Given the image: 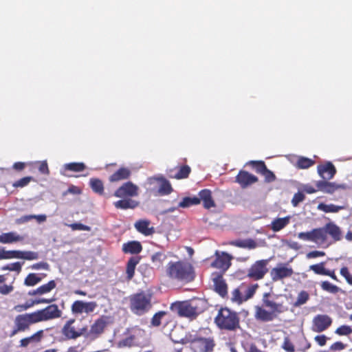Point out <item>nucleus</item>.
I'll return each mask as SVG.
<instances>
[{"label": "nucleus", "instance_id": "1", "mask_svg": "<svg viewBox=\"0 0 352 352\" xmlns=\"http://www.w3.org/2000/svg\"><path fill=\"white\" fill-rule=\"evenodd\" d=\"M62 316V311L56 304H52L44 309L32 313L17 315L15 317L14 326L10 336H14L19 332H24L30 329L32 324L43 321L58 318Z\"/></svg>", "mask_w": 352, "mask_h": 352}, {"label": "nucleus", "instance_id": "2", "mask_svg": "<svg viewBox=\"0 0 352 352\" xmlns=\"http://www.w3.org/2000/svg\"><path fill=\"white\" fill-rule=\"evenodd\" d=\"M327 234L334 241L342 239V234L341 229L333 222L327 223L324 227L314 228L309 232H302L298 234V238L305 241H311L315 243L322 245L327 242Z\"/></svg>", "mask_w": 352, "mask_h": 352}, {"label": "nucleus", "instance_id": "3", "mask_svg": "<svg viewBox=\"0 0 352 352\" xmlns=\"http://www.w3.org/2000/svg\"><path fill=\"white\" fill-rule=\"evenodd\" d=\"M166 276L173 280L182 283H190L195 278L192 265L184 261H170L166 266Z\"/></svg>", "mask_w": 352, "mask_h": 352}, {"label": "nucleus", "instance_id": "4", "mask_svg": "<svg viewBox=\"0 0 352 352\" xmlns=\"http://www.w3.org/2000/svg\"><path fill=\"white\" fill-rule=\"evenodd\" d=\"M254 318L263 322L273 321L278 316L288 310L287 306L283 302H275L272 300L267 301L263 306L256 305L254 307Z\"/></svg>", "mask_w": 352, "mask_h": 352}, {"label": "nucleus", "instance_id": "5", "mask_svg": "<svg viewBox=\"0 0 352 352\" xmlns=\"http://www.w3.org/2000/svg\"><path fill=\"white\" fill-rule=\"evenodd\" d=\"M214 323L221 330L236 331L241 329L238 313L228 307H221L219 310L214 318Z\"/></svg>", "mask_w": 352, "mask_h": 352}, {"label": "nucleus", "instance_id": "6", "mask_svg": "<svg viewBox=\"0 0 352 352\" xmlns=\"http://www.w3.org/2000/svg\"><path fill=\"white\" fill-rule=\"evenodd\" d=\"M152 307L151 297L144 292L137 293L129 297V308L137 316H142Z\"/></svg>", "mask_w": 352, "mask_h": 352}, {"label": "nucleus", "instance_id": "7", "mask_svg": "<svg viewBox=\"0 0 352 352\" xmlns=\"http://www.w3.org/2000/svg\"><path fill=\"white\" fill-rule=\"evenodd\" d=\"M170 309L179 316L187 318H195L201 312L195 301L175 302L170 305Z\"/></svg>", "mask_w": 352, "mask_h": 352}, {"label": "nucleus", "instance_id": "8", "mask_svg": "<svg viewBox=\"0 0 352 352\" xmlns=\"http://www.w3.org/2000/svg\"><path fill=\"white\" fill-rule=\"evenodd\" d=\"M213 337L204 338L196 336L190 342V347L194 352H212L215 346Z\"/></svg>", "mask_w": 352, "mask_h": 352}, {"label": "nucleus", "instance_id": "9", "mask_svg": "<svg viewBox=\"0 0 352 352\" xmlns=\"http://www.w3.org/2000/svg\"><path fill=\"white\" fill-rule=\"evenodd\" d=\"M270 259H262L255 261L248 270L247 277L253 280H259L264 278L268 272L267 265Z\"/></svg>", "mask_w": 352, "mask_h": 352}, {"label": "nucleus", "instance_id": "10", "mask_svg": "<svg viewBox=\"0 0 352 352\" xmlns=\"http://www.w3.org/2000/svg\"><path fill=\"white\" fill-rule=\"evenodd\" d=\"M111 316L102 315L97 318L91 325L87 336L92 339L100 337L104 332L107 327L112 323Z\"/></svg>", "mask_w": 352, "mask_h": 352}, {"label": "nucleus", "instance_id": "11", "mask_svg": "<svg viewBox=\"0 0 352 352\" xmlns=\"http://www.w3.org/2000/svg\"><path fill=\"white\" fill-rule=\"evenodd\" d=\"M98 307L96 302H85L82 300H76L71 306V311L74 315H80L82 313L90 314L94 311Z\"/></svg>", "mask_w": 352, "mask_h": 352}, {"label": "nucleus", "instance_id": "12", "mask_svg": "<svg viewBox=\"0 0 352 352\" xmlns=\"http://www.w3.org/2000/svg\"><path fill=\"white\" fill-rule=\"evenodd\" d=\"M138 187L131 182L124 183L115 192L113 195L119 198H129L138 196Z\"/></svg>", "mask_w": 352, "mask_h": 352}, {"label": "nucleus", "instance_id": "13", "mask_svg": "<svg viewBox=\"0 0 352 352\" xmlns=\"http://www.w3.org/2000/svg\"><path fill=\"white\" fill-rule=\"evenodd\" d=\"M332 323V319L326 314H318L312 320L311 329L314 332L320 333L327 330Z\"/></svg>", "mask_w": 352, "mask_h": 352}, {"label": "nucleus", "instance_id": "14", "mask_svg": "<svg viewBox=\"0 0 352 352\" xmlns=\"http://www.w3.org/2000/svg\"><path fill=\"white\" fill-rule=\"evenodd\" d=\"M294 274V270L291 267H287L285 264L280 263L276 267L270 271L272 280L274 282L291 277Z\"/></svg>", "mask_w": 352, "mask_h": 352}, {"label": "nucleus", "instance_id": "15", "mask_svg": "<svg viewBox=\"0 0 352 352\" xmlns=\"http://www.w3.org/2000/svg\"><path fill=\"white\" fill-rule=\"evenodd\" d=\"M316 187L318 190L329 194H332L338 190H346L348 188L346 184H337L327 180L318 181Z\"/></svg>", "mask_w": 352, "mask_h": 352}, {"label": "nucleus", "instance_id": "16", "mask_svg": "<svg viewBox=\"0 0 352 352\" xmlns=\"http://www.w3.org/2000/svg\"><path fill=\"white\" fill-rule=\"evenodd\" d=\"M215 255L216 258L212 263V267L221 270L223 272H225L231 265L232 256L226 252L219 254L218 251L216 252Z\"/></svg>", "mask_w": 352, "mask_h": 352}, {"label": "nucleus", "instance_id": "17", "mask_svg": "<svg viewBox=\"0 0 352 352\" xmlns=\"http://www.w3.org/2000/svg\"><path fill=\"white\" fill-rule=\"evenodd\" d=\"M258 180L256 176L243 170H241L235 177V182L238 183L242 188L248 187L257 182Z\"/></svg>", "mask_w": 352, "mask_h": 352}, {"label": "nucleus", "instance_id": "18", "mask_svg": "<svg viewBox=\"0 0 352 352\" xmlns=\"http://www.w3.org/2000/svg\"><path fill=\"white\" fill-rule=\"evenodd\" d=\"M317 170L319 175L324 180L332 179L336 173V168L331 162L318 165Z\"/></svg>", "mask_w": 352, "mask_h": 352}, {"label": "nucleus", "instance_id": "19", "mask_svg": "<svg viewBox=\"0 0 352 352\" xmlns=\"http://www.w3.org/2000/svg\"><path fill=\"white\" fill-rule=\"evenodd\" d=\"M212 276L215 292L221 297H225L227 296L228 285L223 278V275L219 273H213Z\"/></svg>", "mask_w": 352, "mask_h": 352}, {"label": "nucleus", "instance_id": "20", "mask_svg": "<svg viewBox=\"0 0 352 352\" xmlns=\"http://www.w3.org/2000/svg\"><path fill=\"white\" fill-rule=\"evenodd\" d=\"M75 321L74 318L68 320L62 328L61 333L67 340H75L80 337V333H78V330L73 326Z\"/></svg>", "mask_w": 352, "mask_h": 352}, {"label": "nucleus", "instance_id": "21", "mask_svg": "<svg viewBox=\"0 0 352 352\" xmlns=\"http://www.w3.org/2000/svg\"><path fill=\"white\" fill-rule=\"evenodd\" d=\"M190 173L191 168L188 165H182L169 170L168 176L173 179H183L188 178Z\"/></svg>", "mask_w": 352, "mask_h": 352}, {"label": "nucleus", "instance_id": "22", "mask_svg": "<svg viewBox=\"0 0 352 352\" xmlns=\"http://www.w3.org/2000/svg\"><path fill=\"white\" fill-rule=\"evenodd\" d=\"M151 221L148 219H140L137 221L134 227L136 230L144 236H151L155 232V228L150 226Z\"/></svg>", "mask_w": 352, "mask_h": 352}, {"label": "nucleus", "instance_id": "23", "mask_svg": "<svg viewBox=\"0 0 352 352\" xmlns=\"http://www.w3.org/2000/svg\"><path fill=\"white\" fill-rule=\"evenodd\" d=\"M24 239V236L20 235L16 232H3L0 234V243L2 244L23 242Z\"/></svg>", "mask_w": 352, "mask_h": 352}, {"label": "nucleus", "instance_id": "24", "mask_svg": "<svg viewBox=\"0 0 352 352\" xmlns=\"http://www.w3.org/2000/svg\"><path fill=\"white\" fill-rule=\"evenodd\" d=\"M131 175V170L127 167H120L111 175H110L109 180L111 182H117L121 180L129 179Z\"/></svg>", "mask_w": 352, "mask_h": 352}, {"label": "nucleus", "instance_id": "25", "mask_svg": "<svg viewBox=\"0 0 352 352\" xmlns=\"http://www.w3.org/2000/svg\"><path fill=\"white\" fill-rule=\"evenodd\" d=\"M140 260L141 256H131L128 260L126 265V278L128 281L131 280L134 277L136 266L140 263Z\"/></svg>", "mask_w": 352, "mask_h": 352}, {"label": "nucleus", "instance_id": "26", "mask_svg": "<svg viewBox=\"0 0 352 352\" xmlns=\"http://www.w3.org/2000/svg\"><path fill=\"white\" fill-rule=\"evenodd\" d=\"M197 197L200 199V202H203V206L206 209H210L216 206L212 197V192L209 189H203L199 191Z\"/></svg>", "mask_w": 352, "mask_h": 352}, {"label": "nucleus", "instance_id": "27", "mask_svg": "<svg viewBox=\"0 0 352 352\" xmlns=\"http://www.w3.org/2000/svg\"><path fill=\"white\" fill-rule=\"evenodd\" d=\"M142 245L138 241H131L122 245V250L125 254H138L142 251Z\"/></svg>", "mask_w": 352, "mask_h": 352}, {"label": "nucleus", "instance_id": "28", "mask_svg": "<svg viewBox=\"0 0 352 352\" xmlns=\"http://www.w3.org/2000/svg\"><path fill=\"white\" fill-rule=\"evenodd\" d=\"M114 206L118 209L127 210L134 209L138 206L139 202L130 198H122L113 203Z\"/></svg>", "mask_w": 352, "mask_h": 352}, {"label": "nucleus", "instance_id": "29", "mask_svg": "<svg viewBox=\"0 0 352 352\" xmlns=\"http://www.w3.org/2000/svg\"><path fill=\"white\" fill-rule=\"evenodd\" d=\"M228 244L238 248H247L249 250L254 249L257 247V243L252 239L231 241L228 243Z\"/></svg>", "mask_w": 352, "mask_h": 352}, {"label": "nucleus", "instance_id": "30", "mask_svg": "<svg viewBox=\"0 0 352 352\" xmlns=\"http://www.w3.org/2000/svg\"><path fill=\"white\" fill-rule=\"evenodd\" d=\"M14 258H22L28 261L36 260L38 258V254L32 251L14 250Z\"/></svg>", "mask_w": 352, "mask_h": 352}, {"label": "nucleus", "instance_id": "31", "mask_svg": "<svg viewBox=\"0 0 352 352\" xmlns=\"http://www.w3.org/2000/svg\"><path fill=\"white\" fill-rule=\"evenodd\" d=\"M129 329H126L124 333L125 337L119 342V346L121 347H131L135 344L136 337L133 334H129Z\"/></svg>", "mask_w": 352, "mask_h": 352}, {"label": "nucleus", "instance_id": "32", "mask_svg": "<svg viewBox=\"0 0 352 352\" xmlns=\"http://www.w3.org/2000/svg\"><path fill=\"white\" fill-rule=\"evenodd\" d=\"M89 186L92 190L98 194L99 195H102L104 194V184L102 180L98 178H91L89 180Z\"/></svg>", "mask_w": 352, "mask_h": 352}, {"label": "nucleus", "instance_id": "33", "mask_svg": "<svg viewBox=\"0 0 352 352\" xmlns=\"http://www.w3.org/2000/svg\"><path fill=\"white\" fill-rule=\"evenodd\" d=\"M167 258V256L162 252H157L154 253L151 260L156 268L159 269L163 267L164 262Z\"/></svg>", "mask_w": 352, "mask_h": 352}, {"label": "nucleus", "instance_id": "34", "mask_svg": "<svg viewBox=\"0 0 352 352\" xmlns=\"http://www.w3.org/2000/svg\"><path fill=\"white\" fill-rule=\"evenodd\" d=\"M289 223V217L278 218L272 223V229L274 232H278L284 228Z\"/></svg>", "mask_w": 352, "mask_h": 352}, {"label": "nucleus", "instance_id": "35", "mask_svg": "<svg viewBox=\"0 0 352 352\" xmlns=\"http://www.w3.org/2000/svg\"><path fill=\"white\" fill-rule=\"evenodd\" d=\"M200 204V199L197 197H186L178 204V207L182 208H189L192 206L198 205Z\"/></svg>", "mask_w": 352, "mask_h": 352}, {"label": "nucleus", "instance_id": "36", "mask_svg": "<svg viewBox=\"0 0 352 352\" xmlns=\"http://www.w3.org/2000/svg\"><path fill=\"white\" fill-rule=\"evenodd\" d=\"M318 209L326 213L338 212L340 210L344 209V206H336L332 204H326L324 203H320L318 206Z\"/></svg>", "mask_w": 352, "mask_h": 352}, {"label": "nucleus", "instance_id": "37", "mask_svg": "<svg viewBox=\"0 0 352 352\" xmlns=\"http://www.w3.org/2000/svg\"><path fill=\"white\" fill-rule=\"evenodd\" d=\"M63 167L65 170L72 172H81L86 168V166L83 162H71L65 164Z\"/></svg>", "mask_w": 352, "mask_h": 352}, {"label": "nucleus", "instance_id": "38", "mask_svg": "<svg viewBox=\"0 0 352 352\" xmlns=\"http://www.w3.org/2000/svg\"><path fill=\"white\" fill-rule=\"evenodd\" d=\"M320 287L323 291L333 294H336L341 290L339 287L336 285H333L327 280L322 281Z\"/></svg>", "mask_w": 352, "mask_h": 352}, {"label": "nucleus", "instance_id": "39", "mask_svg": "<svg viewBox=\"0 0 352 352\" xmlns=\"http://www.w3.org/2000/svg\"><path fill=\"white\" fill-rule=\"evenodd\" d=\"M315 162L308 157H300L296 162V167L300 169H306L314 164Z\"/></svg>", "mask_w": 352, "mask_h": 352}, {"label": "nucleus", "instance_id": "40", "mask_svg": "<svg viewBox=\"0 0 352 352\" xmlns=\"http://www.w3.org/2000/svg\"><path fill=\"white\" fill-rule=\"evenodd\" d=\"M42 277L38 276L36 274H29L24 280V284L28 287H32L40 283Z\"/></svg>", "mask_w": 352, "mask_h": 352}, {"label": "nucleus", "instance_id": "41", "mask_svg": "<svg viewBox=\"0 0 352 352\" xmlns=\"http://www.w3.org/2000/svg\"><path fill=\"white\" fill-rule=\"evenodd\" d=\"M56 287V283L54 280L49 281L47 283L38 287L40 295L47 294Z\"/></svg>", "mask_w": 352, "mask_h": 352}, {"label": "nucleus", "instance_id": "42", "mask_svg": "<svg viewBox=\"0 0 352 352\" xmlns=\"http://www.w3.org/2000/svg\"><path fill=\"white\" fill-rule=\"evenodd\" d=\"M309 295L307 293V292L301 291L298 294V295L297 296L296 301L294 302V305L295 307H299V306L306 303L307 301L309 300Z\"/></svg>", "mask_w": 352, "mask_h": 352}, {"label": "nucleus", "instance_id": "43", "mask_svg": "<svg viewBox=\"0 0 352 352\" xmlns=\"http://www.w3.org/2000/svg\"><path fill=\"white\" fill-rule=\"evenodd\" d=\"M325 263L324 262H321L318 264L311 265L309 266V270H312L316 274L319 275H325L327 269L324 267Z\"/></svg>", "mask_w": 352, "mask_h": 352}, {"label": "nucleus", "instance_id": "44", "mask_svg": "<svg viewBox=\"0 0 352 352\" xmlns=\"http://www.w3.org/2000/svg\"><path fill=\"white\" fill-rule=\"evenodd\" d=\"M231 300L238 304L245 302L244 296L242 295L239 288H236L232 291Z\"/></svg>", "mask_w": 352, "mask_h": 352}, {"label": "nucleus", "instance_id": "45", "mask_svg": "<svg viewBox=\"0 0 352 352\" xmlns=\"http://www.w3.org/2000/svg\"><path fill=\"white\" fill-rule=\"evenodd\" d=\"M258 288V285L257 283L250 285L244 292L243 296L245 301L252 298L255 294Z\"/></svg>", "mask_w": 352, "mask_h": 352}, {"label": "nucleus", "instance_id": "46", "mask_svg": "<svg viewBox=\"0 0 352 352\" xmlns=\"http://www.w3.org/2000/svg\"><path fill=\"white\" fill-rule=\"evenodd\" d=\"M166 314V312L164 311H160L157 312L153 315V316L151 318V325L153 327H159L162 322V318Z\"/></svg>", "mask_w": 352, "mask_h": 352}, {"label": "nucleus", "instance_id": "47", "mask_svg": "<svg viewBox=\"0 0 352 352\" xmlns=\"http://www.w3.org/2000/svg\"><path fill=\"white\" fill-rule=\"evenodd\" d=\"M173 191V188L170 182L167 180H164L159 188V192L161 195H169Z\"/></svg>", "mask_w": 352, "mask_h": 352}, {"label": "nucleus", "instance_id": "48", "mask_svg": "<svg viewBox=\"0 0 352 352\" xmlns=\"http://www.w3.org/2000/svg\"><path fill=\"white\" fill-rule=\"evenodd\" d=\"M281 348L286 352H294L295 346L289 336H285L283 340V342L281 345Z\"/></svg>", "mask_w": 352, "mask_h": 352}, {"label": "nucleus", "instance_id": "49", "mask_svg": "<svg viewBox=\"0 0 352 352\" xmlns=\"http://www.w3.org/2000/svg\"><path fill=\"white\" fill-rule=\"evenodd\" d=\"M34 178L31 176L24 177L13 183L12 186L14 188H23L29 184Z\"/></svg>", "mask_w": 352, "mask_h": 352}, {"label": "nucleus", "instance_id": "50", "mask_svg": "<svg viewBox=\"0 0 352 352\" xmlns=\"http://www.w3.org/2000/svg\"><path fill=\"white\" fill-rule=\"evenodd\" d=\"M249 164H251L256 172L259 174H261L267 168L263 161H250Z\"/></svg>", "mask_w": 352, "mask_h": 352}, {"label": "nucleus", "instance_id": "51", "mask_svg": "<svg viewBox=\"0 0 352 352\" xmlns=\"http://www.w3.org/2000/svg\"><path fill=\"white\" fill-rule=\"evenodd\" d=\"M35 164L37 166L38 170L41 174L45 175H48L50 174V170L47 161L36 162Z\"/></svg>", "mask_w": 352, "mask_h": 352}, {"label": "nucleus", "instance_id": "52", "mask_svg": "<svg viewBox=\"0 0 352 352\" xmlns=\"http://www.w3.org/2000/svg\"><path fill=\"white\" fill-rule=\"evenodd\" d=\"M335 333L339 336H349L352 333V328L348 325H342L336 329Z\"/></svg>", "mask_w": 352, "mask_h": 352}, {"label": "nucleus", "instance_id": "53", "mask_svg": "<svg viewBox=\"0 0 352 352\" xmlns=\"http://www.w3.org/2000/svg\"><path fill=\"white\" fill-rule=\"evenodd\" d=\"M340 273L345 278L346 283L352 285V274L350 273L349 268L346 266L342 267Z\"/></svg>", "mask_w": 352, "mask_h": 352}, {"label": "nucleus", "instance_id": "54", "mask_svg": "<svg viewBox=\"0 0 352 352\" xmlns=\"http://www.w3.org/2000/svg\"><path fill=\"white\" fill-rule=\"evenodd\" d=\"M305 199V195L302 192L295 193L292 199V204L293 206L296 207L298 204L303 201Z\"/></svg>", "mask_w": 352, "mask_h": 352}, {"label": "nucleus", "instance_id": "55", "mask_svg": "<svg viewBox=\"0 0 352 352\" xmlns=\"http://www.w3.org/2000/svg\"><path fill=\"white\" fill-rule=\"evenodd\" d=\"M261 175L264 176L265 182L267 183H271L276 180V177L274 173L269 170L267 168Z\"/></svg>", "mask_w": 352, "mask_h": 352}, {"label": "nucleus", "instance_id": "56", "mask_svg": "<svg viewBox=\"0 0 352 352\" xmlns=\"http://www.w3.org/2000/svg\"><path fill=\"white\" fill-rule=\"evenodd\" d=\"M2 270L14 271L19 273L21 271V264L19 262H15L3 267Z\"/></svg>", "mask_w": 352, "mask_h": 352}, {"label": "nucleus", "instance_id": "57", "mask_svg": "<svg viewBox=\"0 0 352 352\" xmlns=\"http://www.w3.org/2000/svg\"><path fill=\"white\" fill-rule=\"evenodd\" d=\"M14 250H5L0 248V260L14 258Z\"/></svg>", "mask_w": 352, "mask_h": 352}, {"label": "nucleus", "instance_id": "58", "mask_svg": "<svg viewBox=\"0 0 352 352\" xmlns=\"http://www.w3.org/2000/svg\"><path fill=\"white\" fill-rule=\"evenodd\" d=\"M14 290L12 285L2 284L0 285V294L2 295H8Z\"/></svg>", "mask_w": 352, "mask_h": 352}, {"label": "nucleus", "instance_id": "59", "mask_svg": "<svg viewBox=\"0 0 352 352\" xmlns=\"http://www.w3.org/2000/svg\"><path fill=\"white\" fill-rule=\"evenodd\" d=\"M69 226L73 230H85V231H89L90 227L88 226L82 224L80 223H74L69 225Z\"/></svg>", "mask_w": 352, "mask_h": 352}, {"label": "nucleus", "instance_id": "60", "mask_svg": "<svg viewBox=\"0 0 352 352\" xmlns=\"http://www.w3.org/2000/svg\"><path fill=\"white\" fill-rule=\"evenodd\" d=\"M346 347V344L340 341H338L330 346V349L331 351H342L344 350Z\"/></svg>", "mask_w": 352, "mask_h": 352}, {"label": "nucleus", "instance_id": "61", "mask_svg": "<svg viewBox=\"0 0 352 352\" xmlns=\"http://www.w3.org/2000/svg\"><path fill=\"white\" fill-rule=\"evenodd\" d=\"M34 305V303H28L26 302L25 304L23 305H17L14 307V310H15L17 312H21L23 311H25L30 307H32Z\"/></svg>", "mask_w": 352, "mask_h": 352}, {"label": "nucleus", "instance_id": "62", "mask_svg": "<svg viewBox=\"0 0 352 352\" xmlns=\"http://www.w3.org/2000/svg\"><path fill=\"white\" fill-rule=\"evenodd\" d=\"M324 255H325L324 252L314 250V251L309 252L307 254V258H316V257H320V256H324Z\"/></svg>", "mask_w": 352, "mask_h": 352}, {"label": "nucleus", "instance_id": "63", "mask_svg": "<svg viewBox=\"0 0 352 352\" xmlns=\"http://www.w3.org/2000/svg\"><path fill=\"white\" fill-rule=\"evenodd\" d=\"M314 340L320 346H323L327 343V338L325 335H318L315 337Z\"/></svg>", "mask_w": 352, "mask_h": 352}, {"label": "nucleus", "instance_id": "64", "mask_svg": "<svg viewBox=\"0 0 352 352\" xmlns=\"http://www.w3.org/2000/svg\"><path fill=\"white\" fill-rule=\"evenodd\" d=\"M30 337L32 341L38 342L41 340L42 338L43 337V331L39 330Z\"/></svg>", "mask_w": 352, "mask_h": 352}]
</instances>
